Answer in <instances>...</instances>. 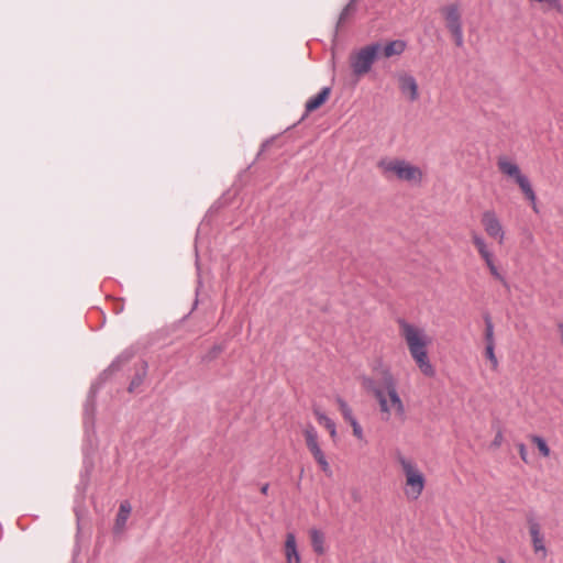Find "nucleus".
<instances>
[{"label": "nucleus", "instance_id": "f257e3e1", "mask_svg": "<svg viewBox=\"0 0 563 563\" xmlns=\"http://www.w3.org/2000/svg\"><path fill=\"white\" fill-rule=\"evenodd\" d=\"M361 383L377 400L384 421H389L393 412L400 422L406 421V408L398 394L397 380L389 369L383 371L379 385L368 376H363Z\"/></svg>", "mask_w": 563, "mask_h": 563}, {"label": "nucleus", "instance_id": "f03ea898", "mask_svg": "<svg viewBox=\"0 0 563 563\" xmlns=\"http://www.w3.org/2000/svg\"><path fill=\"white\" fill-rule=\"evenodd\" d=\"M398 324L400 328V334L405 339L410 355L417 366L424 376L433 377L435 375V369L428 356L427 346L429 344V339L426 331L407 322L405 319H399Z\"/></svg>", "mask_w": 563, "mask_h": 563}, {"label": "nucleus", "instance_id": "7ed1b4c3", "mask_svg": "<svg viewBox=\"0 0 563 563\" xmlns=\"http://www.w3.org/2000/svg\"><path fill=\"white\" fill-rule=\"evenodd\" d=\"M377 167L387 179L395 177L401 181L420 184L423 177L422 170L406 159L385 157L377 163Z\"/></svg>", "mask_w": 563, "mask_h": 563}, {"label": "nucleus", "instance_id": "20e7f679", "mask_svg": "<svg viewBox=\"0 0 563 563\" xmlns=\"http://www.w3.org/2000/svg\"><path fill=\"white\" fill-rule=\"evenodd\" d=\"M397 461L406 476L405 494L409 499L417 500L426 486L424 475L419 471L413 461L405 457L400 453L397 455Z\"/></svg>", "mask_w": 563, "mask_h": 563}, {"label": "nucleus", "instance_id": "39448f33", "mask_svg": "<svg viewBox=\"0 0 563 563\" xmlns=\"http://www.w3.org/2000/svg\"><path fill=\"white\" fill-rule=\"evenodd\" d=\"M497 166L503 174L515 179L527 200L531 202L533 210L538 212L537 195L529 178L521 173L519 166L506 157H500L497 162Z\"/></svg>", "mask_w": 563, "mask_h": 563}, {"label": "nucleus", "instance_id": "423d86ee", "mask_svg": "<svg viewBox=\"0 0 563 563\" xmlns=\"http://www.w3.org/2000/svg\"><path fill=\"white\" fill-rule=\"evenodd\" d=\"M382 45L379 43H372L351 54L350 65L355 76L367 74L380 52Z\"/></svg>", "mask_w": 563, "mask_h": 563}, {"label": "nucleus", "instance_id": "0eeeda50", "mask_svg": "<svg viewBox=\"0 0 563 563\" xmlns=\"http://www.w3.org/2000/svg\"><path fill=\"white\" fill-rule=\"evenodd\" d=\"M303 435L306 440V445L309 452L312 454L314 461L320 466L321 471L329 477L332 476V468L325 457L324 452L322 451L319 444V435L316 428L312 424H308L303 430Z\"/></svg>", "mask_w": 563, "mask_h": 563}, {"label": "nucleus", "instance_id": "6e6552de", "mask_svg": "<svg viewBox=\"0 0 563 563\" xmlns=\"http://www.w3.org/2000/svg\"><path fill=\"white\" fill-rule=\"evenodd\" d=\"M303 435L306 440V445L309 452L312 454L314 461L320 466L321 471L329 477L332 476V468L325 457L324 452L322 451L319 444V435L316 428L312 424H308L303 430Z\"/></svg>", "mask_w": 563, "mask_h": 563}, {"label": "nucleus", "instance_id": "1a4fd4ad", "mask_svg": "<svg viewBox=\"0 0 563 563\" xmlns=\"http://www.w3.org/2000/svg\"><path fill=\"white\" fill-rule=\"evenodd\" d=\"M481 222L489 238L497 240L499 244L504 243L505 230L494 210L484 211L482 214Z\"/></svg>", "mask_w": 563, "mask_h": 563}, {"label": "nucleus", "instance_id": "9d476101", "mask_svg": "<svg viewBox=\"0 0 563 563\" xmlns=\"http://www.w3.org/2000/svg\"><path fill=\"white\" fill-rule=\"evenodd\" d=\"M527 522L529 526V533L531 536L532 548L536 553L542 552V556H547V548L544 544V537L541 532V525L539 523L534 514L527 515Z\"/></svg>", "mask_w": 563, "mask_h": 563}, {"label": "nucleus", "instance_id": "9b49d317", "mask_svg": "<svg viewBox=\"0 0 563 563\" xmlns=\"http://www.w3.org/2000/svg\"><path fill=\"white\" fill-rule=\"evenodd\" d=\"M445 25L450 32L463 29L462 15L457 3H451L441 9Z\"/></svg>", "mask_w": 563, "mask_h": 563}, {"label": "nucleus", "instance_id": "f8f14e48", "mask_svg": "<svg viewBox=\"0 0 563 563\" xmlns=\"http://www.w3.org/2000/svg\"><path fill=\"white\" fill-rule=\"evenodd\" d=\"M398 81L401 93L408 96L410 101H416L419 98L418 84L412 75H399Z\"/></svg>", "mask_w": 563, "mask_h": 563}, {"label": "nucleus", "instance_id": "ddd939ff", "mask_svg": "<svg viewBox=\"0 0 563 563\" xmlns=\"http://www.w3.org/2000/svg\"><path fill=\"white\" fill-rule=\"evenodd\" d=\"M286 563H301V558L297 549L296 536L292 532L286 534L285 540Z\"/></svg>", "mask_w": 563, "mask_h": 563}, {"label": "nucleus", "instance_id": "4468645a", "mask_svg": "<svg viewBox=\"0 0 563 563\" xmlns=\"http://www.w3.org/2000/svg\"><path fill=\"white\" fill-rule=\"evenodd\" d=\"M331 93L330 87H323L316 96L306 102V114L319 109L329 98Z\"/></svg>", "mask_w": 563, "mask_h": 563}, {"label": "nucleus", "instance_id": "2eb2a0df", "mask_svg": "<svg viewBox=\"0 0 563 563\" xmlns=\"http://www.w3.org/2000/svg\"><path fill=\"white\" fill-rule=\"evenodd\" d=\"M407 48V43L402 40H394L387 42L382 48L383 56L390 58L401 55Z\"/></svg>", "mask_w": 563, "mask_h": 563}, {"label": "nucleus", "instance_id": "dca6fc26", "mask_svg": "<svg viewBox=\"0 0 563 563\" xmlns=\"http://www.w3.org/2000/svg\"><path fill=\"white\" fill-rule=\"evenodd\" d=\"M134 357V351L132 349L124 350L119 354L115 360L109 365L106 372L114 373L121 369L123 365L129 363Z\"/></svg>", "mask_w": 563, "mask_h": 563}, {"label": "nucleus", "instance_id": "f3484780", "mask_svg": "<svg viewBox=\"0 0 563 563\" xmlns=\"http://www.w3.org/2000/svg\"><path fill=\"white\" fill-rule=\"evenodd\" d=\"M472 242L484 261H488L489 258L494 257L493 252L489 250L485 239L482 235L475 232L472 233Z\"/></svg>", "mask_w": 563, "mask_h": 563}, {"label": "nucleus", "instance_id": "a211bd4d", "mask_svg": "<svg viewBox=\"0 0 563 563\" xmlns=\"http://www.w3.org/2000/svg\"><path fill=\"white\" fill-rule=\"evenodd\" d=\"M130 514H131V505L128 501L121 503L119 512L115 518V523H114V530L117 532L121 531L125 527V523L128 521Z\"/></svg>", "mask_w": 563, "mask_h": 563}, {"label": "nucleus", "instance_id": "6ab92c4d", "mask_svg": "<svg viewBox=\"0 0 563 563\" xmlns=\"http://www.w3.org/2000/svg\"><path fill=\"white\" fill-rule=\"evenodd\" d=\"M313 413L318 422L329 431L330 437L334 440L336 438L335 422L319 409H314Z\"/></svg>", "mask_w": 563, "mask_h": 563}, {"label": "nucleus", "instance_id": "aec40b11", "mask_svg": "<svg viewBox=\"0 0 563 563\" xmlns=\"http://www.w3.org/2000/svg\"><path fill=\"white\" fill-rule=\"evenodd\" d=\"M310 540L313 551L321 555L324 553V534L318 529L310 530Z\"/></svg>", "mask_w": 563, "mask_h": 563}, {"label": "nucleus", "instance_id": "412c9836", "mask_svg": "<svg viewBox=\"0 0 563 563\" xmlns=\"http://www.w3.org/2000/svg\"><path fill=\"white\" fill-rule=\"evenodd\" d=\"M147 374V363L142 362V368L141 371L136 372L133 376V378L130 382V385L128 387V390L130 393L135 391L144 382Z\"/></svg>", "mask_w": 563, "mask_h": 563}, {"label": "nucleus", "instance_id": "4be33fe9", "mask_svg": "<svg viewBox=\"0 0 563 563\" xmlns=\"http://www.w3.org/2000/svg\"><path fill=\"white\" fill-rule=\"evenodd\" d=\"M336 404H338L339 409H340L345 421L351 423L353 420H356V418L353 415L352 408L347 405V402L343 398L338 397Z\"/></svg>", "mask_w": 563, "mask_h": 563}, {"label": "nucleus", "instance_id": "5701e85b", "mask_svg": "<svg viewBox=\"0 0 563 563\" xmlns=\"http://www.w3.org/2000/svg\"><path fill=\"white\" fill-rule=\"evenodd\" d=\"M484 321H485V342H486V345L495 344L494 323H493L492 318H490V316L488 313H486L484 316Z\"/></svg>", "mask_w": 563, "mask_h": 563}, {"label": "nucleus", "instance_id": "b1692460", "mask_svg": "<svg viewBox=\"0 0 563 563\" xmlns=\"http://www.w3.org/2000/svg\"><path fill=\"white\" fill-rule=\"evenodd\" d=\"M356 10V0H350V2L343 8L340 13L338 24H342L345 20L354 13Z\"/></svg>", "mask_w": 563, "mask_h": 563}, {"label": "nucleus", "instance_id": "393cba45", "mask_svg": "<svg viewBox=\"0 0 563 563\" xmlns=\"http://www.w3.org/2000/svg\"><path fill=\"white\" fill-rule=\"evenodd\" d=\"M531 440L537 445L542 456L548 457L550 455V448L542 437L532 435Z\"/></svg>", "mask_w": 563, "mask_h": 563}, {"label": "nucleus", "instance_id": "a878e982", "mask_svg": "<svg viewBox=\"0 0 563 563\" xmlns=\"http://www.w3.org/2000/svg\"><path fill=\"white\" fill-rule=\"evenodd\" d=\"M490 274L498 280H500L504 285H506L505 277L499 273L498 268L496 267L494 263V257L489 258L488 261H485Z\"/></svg>", "mask_w": 563, "mask_h": 563}, {"label": "nucleus", "instance_id": "bb28decb", "mask_svg": "<svg viewBox=\"0 0 563 563\" xmlns=\"http://www.w3.org/2000/svg\"><path fill=\"white\" fill-rule=\"evenodd\" d=\"M485 355L490 361L493 368H497L498 366V360L495 355V344L486 345L485 347Z\"/></svg>", "mask_w": 563, "mask_h": 563}, {"label": "nucleus", "instance_id": "cd10ccee", "mask_svg": "<svg viewBox=\"0 0 563 563\" xmlns=\"http://www.w3.org/2000/svg\"><path fill=\"white\" fill-rule=\"evenodd\" d=\"M454 38L455 45L462 47L464 44L463 29L450 32Z\"/></svg>", "mask_w": 563, "mask_h": 563}, {"label": "nucleus", "instance_id": "c85d7f7f", "mask_svg": "<svg viewBox=\"0 0 563 563\" xmlns=\"http://www.w3.org/2000/svg\"><path fill=\"white\" fill-rule=\"evenodd\" d=\"M351 427L353 428V434L357 438V439H362L363 438V429L362 427L360 426L357 419L356 420H353L351 423Z\"/></svg>", "mask_w": 563, "mask_h": 563}, {"label": "nucleus", "instance_id": "c756f323", "mask_svg": "<svg viewBox=\"0 0 563 563\" xmlns=\"http://www.w3.org/2000/svg\"><path fill=\"white\" fill-rule=\"evenodd\" d=\"M517 448H518L521 460L527 463L528 462V459H527L528 452H527L526 445L523 443H519L517 445Z\"/></svg>", "mask_w": 563, "mask_h": 563}, {"label": "nucleus", "instance_id": "7c9ffc66", "mask_svg": "<svg viewBox=\"0 0 563 563\" xmlns=\"http://www.w3.org/2000/svg\"><path fill=\"white\" fill-rule=\"evenodd\" d=\"M503 439H504V437H503L501 431H498L497 434L495 435V439L493 440L492 445L496 446V448L500 446Z\"/></svg>", "mask_w": 563, "mask_h": 563}, {"label": "nucleus", "instance_id": "2f4dec72", "mask_svg": "<svg viewBox=\"0 0 563 563\" xmlns=\"http://www.w3.org/2000/svg\"><path fill=\"white\" fill-rule=\"evenodd\" d=\"M352 498H353L354 501H360L361 500L360 493L357 490H353L352 492Z\"/></svg>", "mask_w": 563, "mask_h": 563}, {"label": "nucleus", "instance_id": "473e14b6", "mask_svg": "<svg viewBox=\"0 0 563 563\" xmlns=\"http://www.w3.org/2000/svg\"><path fill=\"white\" fill-rule=\"evenodd\" d=\"M269 485L266 483L261 487V493L267 495Z\"/></svg>", "mask_w": 563, "mask_h": 563}, {"label": "nucleus", "instance_id": "72a5a7b5", "mask_svg": "<svg viewBox=\"0 0 563 563\" xmlns=\"http://www.w3.org/2000/svg\"><path fill=\"white\" fill-rule=\"evenodd\" d=\"M497 563H506V561H505V559H503L501 556H499V558L497 559Z\"/></svg>", "mask_w": 563, "mask_h": 563}]
</instances>
